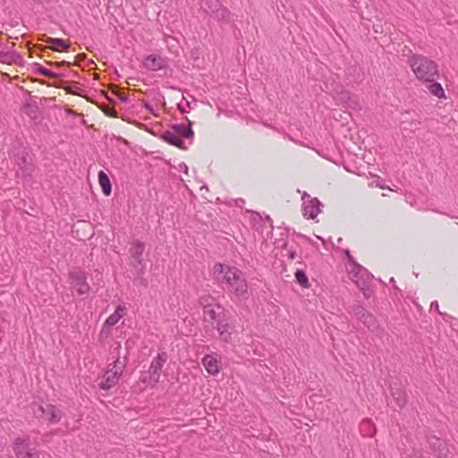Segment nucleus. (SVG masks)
Returning a JSON list of instances; mask_svg holds the SVG:
<instances>
[{"instance_id":"f257e3e1","label":"nucleus","mask_w":458,"mask_h":458,"mask_svg":"<svg viewBox=\"0 0 458 458\" xmlns=\"http://www.w3.org/2000/svg\"><path fill=\"white\" fill-rule=\"evenodd\" d=\"M213 273L217 281L226 284L228 291L238 297L247 298L248 285L242 270L226 264L216 263Z\"/></svg>"},{"instance_id":"f03ea898","label":"nucleus","mask_w":458,"mask_h":458,"mask_svg":"<svg viewBox=\"0 0 458 458\" xmlns=\"http://www.w3.org/2000/svg\"><path fill=\"white\" fill-rule=\"evenodd\" d=\"M408 63L418 80L422 81H434L439 78L438 66L428 57L414 54Z\"/></svg>"},{"instance_id":"7ed1b4c3","label":"nucleus","mask_w":458,"mask_h":458,"mask_svg":"<svg viewBox=\"0 0 458 458\" xmlns=\"http://www.w3.org/2000/svg\"><path fill=\"white\" fill-rule=\"evenodd\" d=\"M348 312L361 322L369 330H374L377 327L375 316L367 310L363 306L359 303L351 305L348 308Z\"/></svg>"},{"instance_id":"20e7f679","label":"nucleus","mask_w":458,"mask_h":458,"mask_svg":"<svg viewBox=\"0 0 458 458\" xmlns=\"http://www.w3.org/2000/svg\"><path fill=\"white\" fill-rule=\"evenodd\" d=\"M13 450L16 458H40V452L30 446L29 438L16 437L13 442Z\"/></svg>"},{"instance_id":"39448f33","label":"nucleus","mask_w":458,"mask_h":458,"mask_svg":"<svg viewBox=\"0 0 458 458\" xmlns=\"http://www.w3.org/2000/svg\"><path fill=\"white\" fill-rule=\"evenodd\" d=\"M68 279L71 286L75 289L79 295L87 294L90 286L87 282L86 272L81 268H75L69 272Z\"/></svg>"},{"instance_id":"423d86ee","label":"nucleus","mask_w":458,"mask_h":458,"mask_svg":"<svg viewBox=\"0 0 458 458\" xmlns=\"http://www.w3.org/2000/svg\"><path fill=\"white\" fill-rule=\"evenodd\" d=\"M225 314L224 308L218 304L203 305V321L210 325V328H205L206 332H212L215 323Z\"/></svg>"},{"instance_id":"0eeeda50","label":"nucleus","mask_w":458,"mask_h":458,"mask_svg":"<svg viewBox=\"0 0 458 458\" xmlns=\"http://www.w3.org/2000/svg\"><path fill=\"white\" fill-rule=\"evenodd\" d=\"M28 153L25 148L21 144V146L14 149L13 151V158L15 164L19 166V170L21 173V175L24 178L30 177L31 173L33 171L32 165L28 161Z\"/></svg>"},{"instance_id":"6e6552de","label":"nucleus","mask_w":458,"mask_h":458,"mask_svg":"<svg viewBox=\"0 0 458 458\" xmlns=\"http://www.w3.org/2000/svg\"><path fill=\"white\" fill-rule=\"evenodd\" d=\"M349 276L360 289L369 286L373 278V276L359 264H354V267L349 272Z\"/></svg>"},{"instance_id":"1a4fd4ad","label":"nucleus","mask_w":458,"mask_h":458,"mask_svg":"<svg viewBox=\"0 0 458 458\" xmlns=\"http://www.w3.org/2000/svg\"><path fill=\"white\" fill-rule=\"evenodd\" d=\"M167 360V354L166 352H163L157 354V358H155L151 365L149 367V369L147 371V374H149V381H152V386H155L160 377V370L162 367L164 366L165 362Z\"/></svg>"},{"instance_id":"9d476101","label":"nucleus","mask_w":458,"mask_h":458,"mask_svg":"<svg viewBox=\"0 0 458 458\" xmlns=\"http://www.w3.org/2000/svg\"><path fill=\"white\" fill-rule=\"evenodd\" d=\"M145 250V243L140 241H135L132 242V246L130 249V254L131 259H133L132 266L139 269V274L142 273L144 269L143 266V252Z\"/></svg>"},{"instance_id":"9b49d317","label":"nucleus","mask_w":458,"mask_h":458,"mask_svg":"<svg viewBox=\"0 0 458 458\" xmlns=\"http://www.w3.org/2000/svg\"><path fill=\"white\" fill-rule=\"evenodd\" d=\"M118 362V360L115 363ZM122 374V369L116 368V364H114L112 369L106 371L103 376L102 380L99 382L98 386L103 390H109L113 386H114L118 383L119 375Z\"/></svg>"},{"instance_id":"f8f14e48","label":"nucleus","mask_w":458,"mask_h":458,"mask_svg":"<svg viewBox=\"0 0 458 458\" xmlns=\"http://www.w3.org/2000/svg\"><path fill=\"white\" fill-rule=\"evenodd\" d=\"M428 443L432 452L435 453L438 458H448L449 452L445 440L436 436H428Z\"/></svg>"},{"instance_id":"ddd939ff","label":"nucleus","mask_w":458,"mask_h":458,"mask_svg":"<svg viewBox=\"0 0 458 458\" xmlns=\"http://www.w3.org/2000/svg\"><path fill=\"white\" fill-rule=\"evenodd\" d=\"M391 394L397 406L402 409L407 404L408 396L405 388L400 383H394L390 386Z\"/></svg>"},{"instance_id":"4468645a","label":"nucleus","mask_w":458,"mask_h":458,"mask_svg":"<svg viewBox=\"0 0 458 458\" xmlns=\"http://www.w3.org/2000/svg\"><path fill=\"white\" fill-rule=\"evenodd\" d=\"M228 320L229 318L225 314L215 323V329L218 331L220 338L225 343L231 340L232 335V328Z\"/></svg>"},{"instance_id":"2eb2a0df","label":"nucleus","mask_w":458,"mask_h":458,"mask_svg":"<svg viewBox=\"0 0 458 458\" xmlns=\"http://www.w3.org/2000/svg\"><path fill=\"white\" fill-rule=\"evenodd\" d=\"M321 202L318 198H312L308 202L304 201L302 204V210L304 216L309 219H315L320 212Z\"/></svg>"},{"instance_id":"dca6fc26","label":"nucleus","mask_w":458,"mask_h":458,"mask_svg":"<svg viewBox=\"0 0 458 458\" xmlns=\"http://www.w3.org/2000/svg\"><path fill=\"white\" fill-rule=\"evenodd\" d=\"M38 411L47 417L50 423H58L61 420L62 411L53 404H40L38 405Z\"/></svg>"},{"instance_id":"f3484780","label":"nucleus","mask_w":458,"mask_h":458,"mask_svg":"<svg viewBox=\"0 0 458 458\" xmlns=\"http://www.w3.org/2000/svg\"><path fill=\"white\" fill-rule=\"evenodd\" d=\"M144 67L150 71H159L165 69L167 66L166 61L156 55H149L144 60Z\"/></svg>"},{"instance_id":"a211bd4d","label":"nucleus","mask_w":458,"mask_h":458,"mask_svg":"<svg viewBox=\"0 0 458 458\" xmlns=\"http://www.w3.org/2000/svg\"><path fill=\"white\" fill-rule=\"evenodd\" d=\"M161 139L169 143L170 145L175 146L181 149H186L187 147L185 146L183 140L176 136V134L174 131H165L161 134Z\"/></svg>"},{"instance_id":"6ab92c4d","label":"nucleus","mask_w":458,"mask_h":458,"mask_svg":"<svg viewBox=\"0 0 458 458\" xmlns=\"http://www.w3.org/2000/svg\"><path fill=\"white\" fill-rule=\"evenodd\" d=\"M171 128L173 129V131L175 134H180L181 137H182V138H185V139H192L193 138L194 132L191 129V123L190 121H189L188 125H185L182 123L173 124L171 126Z\"/></svg>"},{"instance_id":"aec40b11","label":"nucleus","mask_w":458,"mask_h":458,"mask_svg":"<svg viewBox=\"0 0 458 458\" xmlns=\"http://www.w3.org/2000/svg\"><path fill=\"white\" fill-rule=\"evenodd\" d=\"M202 364L207 371L211 375H216L219 372L217 360L212 355H205L202 359Z\"/></svg>"},{"instance_id":"412c9836","label":"nucleus","mask_w":458,"mask_h":458,"mask_svg":"<svg viewBox=\"0 0 458 458\" xmlns=\"http://www.w3.org/2000/svg\"><path fill=\"white\" fill-rule=\"evenodd\" d=\"M98 182L105 196H110L112 184L108 175L104 171L98 172Z\"/></svg>"},{"instance_id":"4be33fe9","label":"nucleus","mask_w":458,"mask_h":458,"mask_svg":"<svg viewBox=\"0 0 458 458\" xmlns=\"http://www.w3.org/2000/svg\"><path fill=\"white\" fill-rule=\"evenodd\" d=\"M211 16L224 24H228L231 21L230 11L222 5L218 9H216Z\"/></svg>"},{"instance_id":"5701e85b","label":"nucleus","mask_w":458,"mask_h":458,"mask_svg":"<svg viewBox=\"0 0 458 458\" xmlns=\"http://www.w3.org/2000/svg\"><path fill=\"white\" fill-rule=\"evenodd\" d=\"M200 5L202 10L211 16L222 4L220 0H201Z\"/></svg>"},{"instance_id":"b1692460","label":"nucleus","mask_w":458,"mask_h":458,"mask_svg":"<svg viewBox=\"0 0 458 458\" xmlns=\"http://www.w3.org/2000/svg\"><path fill=\"white\" fill-rule=\"evenodd\" d=\"M32 71L44 76L55 79L60 78L62 75H65L64 73H57L49 69H47L38 63L32 64Z\"/></svg>"},{"instance_id":"393cba45","label":"nucleus","mask_w":458,"mask_h":458,"mask_svg":"<svg viewBox=\"0 0 458 458\" xmlns=\"http://www.w3.org/2000/svg\"><path fill=\"white\" fill-rule=\"evenodd\" d=\"M36 81L41 83V84H46L47 86H53V87H55V88H58V89H64L67 93L69 94H72V95H80L77 91H75L72 86H70L68 84L67 81H55L52 84H49V83H47L44 80H35Z\"/></svg>"},{"instance_id":"a878e982","label":"nucleus","mask_w":458,"mask_h":458,"mask_svg":"<svg viewBox=\"0 0 458 458\" xmlns=\"http://www.w3.org/2000/svg\"><path fill=\"white\" fill-rule=\"evenodd\" d=\"M124 308L122 306H118L114 312L111 314L105 321V325L107 327H113L118 323V321L124 315Z\"/></svg>"},{"instance_id":"bb28decb","label":"nucleus","mask_w":458,"mask_h":458,"mask_svg":"<svg viewBox=\"0 0 458 458\" xmlns=\"http://www.w3.org/2000/svg\"><path fill=\"white\" fill-rule=\"evenodd\" d=\"M436 81L437 80L434 81H428L429 84L428 85V89L429 93L438 98H445V90L442 85Z\"/></svg>"},{"instance_id":"cd10ccee","label":"nucleus","mask_w":458,"mask_h":458,"mask_svg":"<svg viewBox=\"0 0 458 458\" xmlns=\"http://www.w3.org/2000/svg\"><path fill=\"white\" fill-rule=\"evenodd\" d=\"M296 282L304 288L310 287L309 278L302 269H297L295 272Z\"/></svg>"},{"instance_id":"c85d7f7f","label":"nucleus","mask_w":458,"mask_h":458,"mask_svg":"<svg viewBox=\"0 0 458 458\" xmlns=\"http://www.w3.org/2000/svg\"><path fill=\"white\" fill-rule=\"evenodd\" d=\"M100 109L108 116L116 117L117 113L111 104L102 103L99 105Z\"/></svg>"},{"instance_id":"c756f323","label":"nucleus","mask_w":458,"mask_h":458,"mask_svg":"<svg viewBox=\"0 0 458 458\" xmlns=\"http://www.w3.org/2000/svg\"><path fill=\"white\" fill-rule=\"evenodd\" d=\"M46 42L63 47L67 50L70 45L62 38H47Z\"/></svg>"},{"instance_id":"7c9ffc66","label":"nucleus","mask_w":458,"mask_h":458,"mask_svg":"<svg viewBox=\"0 0 458 458\" xmlns=\"http://www.w3.org/2000/svg\"><path fill=\"white\" fill-rule=\"evenodd\" d=\"M113 92L118 97V98L123 102L128 103L130 101L129 96L124 92H122L120 88L116 85H112Z\"/></svg>"},{"instance_id":"2f4dec72","label":"nucleus","mask_w":458,"mask_h":458,"mask_svg":"<svg viewBox=\"0 0 458 458\" xmlns=\"http://www.w3.org/2000/svg\"><path fill=\"white\" fill-rule=\"evenodd\" d=\"M12 59V50H9L7 47H4L2 50H0V61L5 63H11Z\"/></svg>"},{"instance_id":"473e14b6","label":"nucleus","mask_w":458,"mask_h":458,"mask_svg":"<svg viewBox=\"0 0 458 458\" xmlns=\"http://www.w3.org/2000/svg\"><path fill=\"white\" fill-rule=\"evenodd\" d=\"M144 273V269L142 270V273L139 274V269H137V275L138 276L135 278V281L139 283L140 285L147 287L148 283L147 278L143 277L142 275Z\"/></svg>"},{"instance_id":"72a5a7b5","label":"nucleus","mask_w":458,"mask_h":458,"mask_svg":"<svg viewBox=\"0 0 458 458\" xmlns=\"http://www.w3.org/2000/svg\"><path fill=\"white\" fill-rule=\"evenodd\" d=\"M47 65L55 66V67H70L72 64L67 61H62V62H47Z\"/></svg>"},{"instance_id":"f704fd0d","label":"nucleus","mask_w":458,"mask_h":458,"mask_svg":"<svg viewBox=\"0 0 458 458\" xmlns=\"http://www.w3.org/2000/svg\"><path fill=\"white\" fill-rule=\"evenodd\" d=\"M403 123H410V124L411 126L414 125L415 127H417L418 125L420 124V118L417 114H416V118H411V120H409L408 117L405 116V120H403Z\"/></svg>"},{"instance_id":"c9c22d12","label":"nucleus","mask_w":458,"mask_h":458,"mask_svg":"<svg viewBox=\"0 0 458 458\" xmlns=\"http://www.w3.org/2000/svg\"><path fill=\"white\" fill-rule=\"evenodd\" d=\"M21 62H22V56L19 53H17L15 51H12L11 63L20 64H21Z\"/></svg>"},{"instance_id":"e433bc0d","label":"nucleus","mask_w":458,"mask_h":458,"mask_svg":"<svg viewBox=\"0 0 458 458\" xmlns=\"http://www.w3.org/2000/svg\"><path fill=\"white\" fill-rule=\"evenodd\" d=\"M340 99L345 103H347L348 101H351L350 92L349 91H342Z\"/></svg>"},{"instance_id":"4c0bfd02","label":"nucleus","mask_w":458,"mask_h":458,"mask_svg":"<svg viewBox=\"0 0 458 458\" xmlns=\"http://www.w3.org/2000/svg\"><path fill=\"white\" fill-rule=\"evenodd\" d=\"M86 55L84 53L79 54L75 57L74 65H80L81 62L86 59Z\"/></svg>"},{"instance_id":"58836bf2","label":"nucleus","mask_w":458,"mask_h":458,"mask_svg":"<svg viewBox=\"0 0 458 458\" xmlns=\"http://www.w3.org/2000/svg\"><path fill=\"white\" fill-rule=\"evenodd\" d=\"M140 380L143 383L152 385V381H149V374H147V371L141 374Z\"/></svg>"},{"instance_id":"ea45409f","label":"nucleus","mask_w":458,"mask_h":458,"mask_svg":"<svg viewBox=\"0 0 458 458\" xmlns=\"http://www.w3.org/2000/svg\"><path fill=\"white\" fill-rule=\"evenodd\" d=\"M363 293V295L366 299H369L371 296V291L369 290V286L365 287V289H360Z\"/></svg>"},{"instance_id":"a19ab883","label":"nucleus","mask_w":458,"mask_h":458,"mask_svg":"<svg viewBox=\"0 0 458 458\" xmlns=\"http://www.w3.org/2000/svg\"><path fill=\"white\" fill-rule=\"evenodd\" d=\"M61 73H64L65 75H62V77H75L77 73L73 71L62 72Z\"/></svg>"},{"instance_id":"79ce46f5","label":"nucleus","mask_w":458,"mask_h":458,"mask_svg":"<svg viewBox=\"0 0 458 458\" xmlns=\"http://www.w3.org/2000/svg\"><path fill=\"white\" fill-rule=\"evenodd\" d=\"M344 252H345V255H346V257L348 259V261L354 266V264H356V263L354 261V259L352 257V255L350 253V250H346Z\"/></svg>"},{"instance_id":"37998d69","label":"nucleus","mask_w":458,"mask_h":458,"mask_svg":"<svg viewBox=\"0 0 458 458\" xmlns=\"http://www.w3.org/2000/svg\"><path fill=\"white\" fill-rule=\"evenodd\" d=\"M144 107L148 110L152 114L156 115L155 112H154V109L152 107L151 105H149L148 103H145L144 104Z\"/></svg>"},{"instance_id":"c03bdc74","label":"nucleus","mask_w":458,"mask_h":458,"mask_svg":"<svg viewBox=\"0 0 458 458\" xmlns=\"http://www.w3.org/2000/svg\"><path fill=\"white\" fill-rule=\"evenodd\" d=\"M295 257H296V251H295V250H290V251H289V258H290L291 259H295Z\"/></svg>"},{"instance_id":"a18cd8bd","label":"nucleus","mask_w":458,"mask_h":458,"mask_svg":"<svg viewBox=\"0 0 458 458\" xmlns=\"http://www.w3.org/2000/svg\"><path fill=\"white\" fill-rule=\"evenodd\" d=\"M38 4H43L45 3H49V0H33Z\"/></svg>"},{"instance_id":"49530a36","label":"nucleus","mask_w":458,"mask_h":458,"mask_svg":"<svg viewBox=\"0 0 458 458\" xmlns=\"http://www.w3.org/2000/svg\"><path fill=\"white\" fill-rule=\"evenodd\" d=\"M178 109L180 110L181 113H186V109L182 106V105H178Z\"/></svg>"},{"instance_id":"de8ad7c7","label":"nucleus","mask_w":458,"mask_h":458,"mask_svg":"<svg viewBox=\"0 0 458 458\" xmlns=\"http://www.w3.org/2000/svg\"><path fill=\"white\" fill-rule=\"evenodd\" d=\"M433 307H434V309H437V308H438L437 301H435V302H432V303H431V308H433Z\"/></svg>"},{"instance_id":"09e8293b","label":"nucleus","mask_w":458,"mask_h":458,"mask_svg":"<svg viewBox=\"0 0 458 458\" xmlns=\"http://www.w3.org/2000/svg\"><path fill=\"white\" fill-rule=\"evenodd\" d=\"M306 198H310V195L307 192H304L301 199L305 200Z\"/></svg>"},{"instance_id":"8fccbe9b","label":"nucleus","mask_w":458,"mask_h":458,"mask_svg":"<svg viewBox=\"0 0 458 458\" xmlns=\"http://www.w3.org/2000/svg\"><path fill=\"white\" fill-rule=\"evenodd\" d=\"M362 423H363V424H365V423H368V424H369V423H370V420H369V419H364V420H362Z\"/></svg>"},{"instance_id":"3c124183","label":"nucleus","mask_w":458,"mask_h":458,"mask_svg":"<svg viewBox=\"0 0 458 458\" xmlns=\"http://www.w3.org/2000/svg\"><path fill=\"white\" fill-rule=\"evenodd\" d=\"M37 47L39 48L40 50H44V49L47 48V47H44V46H38Z\"/></svg>"},{"instance_id":"603ef678","label":"nucleus","mask_w":458,"mask_h":458,"mask_svg":"<svg viewBox=\"0 0 458 458\" xmlns=\"http://www.w3.org/2000/svg\"><path fill=\"white\" fill-rule=\"evenodd\" d=\"M47 38V37L46 35H42V38H40V40L46 41Z\"/></svg>"},{"instance_id":"864d4df0","label":"nucleus","mask_w":458,"mask_h":458,"mask_svg":"<svg viewBox=\"0 0 458 458\" xmlns=\"http://www.w3.org/2000/svg\"><path fill=\"white\" fill-rule=\"evenodd\" d=\"M30 107H31V106L29 103L24 105V108H30Z\"/></svg>"},{"instance_id":"5fc2aeb1","label":"nucleus","mask_w":458,"mask_h":458,"mask_svg":"<svg viewBox=\"0 0 458 458\" xmlns=\"http://www.w3.org/2000/svg\"><path fill=\"white\" fill-rule=\"evenodd\" d=\"M182 165L184 166L185 172L187 173L188 166L185 164H182Z\"/></svg>"},{"instance_id":"6e6d98bb","label":"nucleus","mask_w":458,"mask_h":458,"mask_svg":"<svg viewBox=\"0 0 458 458\" xmlns=\"http://www.w3.org/2000/svg\"><path fill=\"white\" fill-rule=\"evenodd\" d=\"M394 282H395V281H394V277H392V278L390 279V283L394 284Z\"/></svg>"},{"instance_id":"4d7b16f0","label":"nucleus","mask_w":458,"mask_h":458,"mask_svg":"<svg viewBox=\"0 0 458 458\" xmlns=\"http://www.w3.org/2000/svg\"><path fill=\"white\" fill-rule=\"evenodd\" d=\"M267 220L269 221L270 223L272 222V220L269 216H267Z\"/></svg>"},{"instance_id":"13d9d810","label":"nucleus","mask_w":458,"mask_h":458,"mask_svg":"<svg viewBox=\"0 0 458 458\" xmlns=\"http://www.w3.org/2000/svg\"><path fill=\"white\" fill-rule=\"evenodd\" d=\"M3 48V44L0 42V50H2Z\"/></svg>"},{"instance_id":"bf43d9fd","label":"nucleus","mask_w":458,"mask_h":458,"mask_svg":"<svg viewBox=\"0 0 458 458\" xmlns=\"http://www.w3.org/2000/svg\"><path fill=\"white\" fill-rule=\"evenodd\" d=\"M104 95L106 97L107 99H110L107 95H106V92H104Z\"/></svg>"},{"instance_id":"052dcab7","label":"nucleus","mask_w":458,"mask_h":458,"mask_svg":"<svg viewBox=\"0 0 458 458\" xmlns=\"http://www.w3.org/2000/svg\"><path fill=\"white\" fill-rule=\"evenodd\" d=\"M47 436H48V435H45V436H44L43 441H46V437H47Z\"/></svg>"},{"instance_id":"680f3d73","label":"nucleus","mask_w":458,"mask_h":458,"mask_svg":"<svg viewBox=\"0 0 458 458\" xmlns=\"http://www.w3.org/2000/svg\"><path fill=\"white\" fill-rule=\"evenodd\" d=\"M242 202H244L243 199H240V204H242Z\"/></svg>"},{"instance_id":"e2e57ef3","label":"nucleus","mask_w":458,"mask_h":458,"mask_svg":"<svg viewBox=\"0 0 458 458\" xmlns=\"http://www.w3.org/2000/svg\"><path fill=\"white\" fill-rule=\"evenodd\" d=\"M242 202H244L243 199H240V204H242Z\"/></svg>"}]
</instances>
